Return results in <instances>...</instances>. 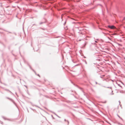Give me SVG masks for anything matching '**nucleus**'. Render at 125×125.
I'll return each instance as SVG.
<instances>
[{
	"instance_id": "nucleus-1",
	"label": "nucleus",
	"mask_w": 125,
	"mask_h": 125,
	"mask_svg": "<svg viewBox=\"0 0 125 125\" xmlns=\"http://www.w3.org/2000/svg\"><path fill=\"white\" fill-rule=\"evenodd\" d=\"M108 27L111 29H114L115 28V27L114 26H110Z\"/></svg>"
},
{
	"instance_id": "nucleus-2",
	"label": "nucleus",
	"mask_w": 125,
	"mask_h": 125,
	"mask_svg": "<svg viewBox=\"0 0 125 125\" xmlns=\"http://www.w3.org/2000/svg\"><path fill=\"white\" fill-rule=\"evenodd\" d=\"M118 116L121 119H122V120H123V119L122 118L120 117L119 116Z\"/></svg>"
},
{
	"instance_id": "nucleus-3",
	"label": "nucleus",
	"mask_w": 125,
	"mask_h": 125,
	"mask_svg": "<svg viewBox=\"0 0 125 125\" xmlns=\"http://www.w3.org/2000/svg\"><path fill=\"white\" fill-rule=\"evenodd\" d=\"M124 20H125V17L124 18Z\"/></svg>"
},
{
	"instance_id": "nucleus-4",
	"label": "nucleus",
	"mask_w": 125,
	"mask_h": 125,
	"mask_svg": "<svg viewBox=\"0 0 125 125\" xmlns=\"http://www.w3.org/2000/svg\"><path fill=\"white\" fill-rule=\"evenodd\" d=\"M124 59H125V57L124 58Z\"/></svg>"
}]
</instances>
